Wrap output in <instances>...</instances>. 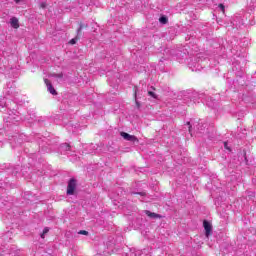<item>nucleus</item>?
<instances>
[{
  "instance_id": "1",
  "label": "nucleus",
  "mask_w": 256,
  "mask_h": 256,
  "mask_svg": "<svg viewBox=\"0 0 256 256\" xmlns=\"http://www.w3.org/2000/svg\"><path fill=\"white\" fill-rule=\"evenodd\" d=\"M76 189H77V181L75 179H71L68 182L67 195H75Z\"/></svg>"
},
{
  "instance_id": "2",
  "label": "nucleus",
  "mask_w": 256,
  "mask_h": 256,
  "mask_svg": "<svg viewBox=\"0 0 256 256\" xmlns=\"http://www.w3.org/2000/svg\"><path fill=\"white\" fill-rule=\"evenodd\" d=\"M120 135L121 137H123V139H125V141H131L132 143H139V139H137L133 135H130L127 132H121Z\"/></svg>"
},
{
  "instance_id": "3",
  "label": "nucleus",
  "mask_w": 256,
  "mask_h": 256,
  "mask_svg": "<svg viewBox=\"0 0 256 256\" xmlns=\"http://www.w3.org/2000/svg\"><path fill=\"white\" fill-rule=\"evenodd\" d=\"M203 227L205 229V236L209 237L211 233H213V225H211L209 221L204 220Z\"/></svg>"
},
{
  "instance_id": "4",
  "label": "nucleus",
  "mask_w": 256,
  "mask_h": 256,
  "mask_svg": "<svg viewBox=\"0 0 256 256\" xmlns=\"http://www.w3.org/2000/svg\"><path fill=\"white\" fill-rule=\"evenodd\" d=\"M44 82H45V85L47 86L49 93H51V95H57V90H55L53 85H51V82H49V80L47 79H45Z\"/></svg>"
},
{
  "instance_id": "5",
  "label": "nucleus",
  "mask_w": 256,
  "mask_h": 256,
  "mask_svg": "<svg viewBox=\"0 0 256 256\" xmlns=\"http://www.w3.org/2000/svg\"><path fill=\"white\" fill-rule=\"evenodd\" d=\"M10 25L13 29H19V19H17V17H12L10 19Z\"/></svg>"
},
{
  "instance_id": "6",
  "label": "nucleus",
  "mask_w": 256,
  "mask_h": 256,
  "mask_svg": "<svg viewBox=\"0 0 256 256\" xmlns=\"http://www.w3.org/2000/svg\"><path fill=\"white\" fill-rule=\"evenodd\" d=\"M159 21H160V23H161L162 25H167L168 19H167L166 16H161V17L159 18Z\"/></svg>"
},
{
  "instance_id": "7",
  "label": "nucleus",
  "mask_w": 256,
  "mask_h": 256,
  "mask_svg": "<svg viewBox=\"0 0 256 256\" xmlns=\"http://www.w3.org/2000/svg\"><path fill=\"white\" fill-rule=\"evenodd\" d=\"M87 28L86 24H80V27L77 30V34L80 35L81 31H83V29Z\"/></svg>"
},
{
  "instance_id": "8",
  "label": "nucleus",
  "mask_w": 256,
  "mask_h": 256,
  "mask_svg": "<svg viewBox=\"0 0 256 256\" xmlns=\"http://www.w3.org/2000/svg\"><path fill=\"white\" fill-rule=\"evenodd\" d=\"M47 233H49V228H44L43 233L41 234V238L45 239V235H47Z\"/></svg>"
},
{
  "instance_id": "9",
  "label": "nucleus",
  "mask_w": 256,
  "mask_h": 256,
  "mask_svg": "<svg viewBox=\"0 0 256 256\" xmlns=\"http://www.w3.org/2000/svg\"><path fill=\"white\" fill-rule=\"evenodd\" d=\"M146 215H148V217H159V215H157L155 213H151L149 211H146Z\"/></svg>"
},
{
  "instance_id": "10",
  "label": "nucleus",
  "mask_w": 256,
  "mask_h": 256,
  "mask_svg": "<svg viewBox=\"0 0 256 256\" xmlns=\"http://www.w3.org/2000/svg\"><path fill=\"white\" fill-rule=\"evenodd\" d=\"M148 95H149L150 97H153V99H157V95H155L154 92L149 91V92H148Z\"/></svg>"
},
{
  "instance_id": "11",
  "label": "nucleus",
  "mask_w": 256,
  "mask_h": 256,
  "mask_svg": "<svg viewBox=\"0 0 256 256\" xmlns=\"http://www.w3.org/2000/svg\"><path fill=\"white\" fill-rule=\"evenodd\" d=\"M189 133H193V130L191 129V123L187 122Z\"/></svg>"
},
{
  "instance_id": "12",
  "label": "nucleus",
  "mask_w": 256,
  "mask_h": 256,
  "mask_svg": "<svg viewBox=\"0 0 256 256\" xmlns=\"http://www.w3.org/2000/svg\"><path fill=\"white\" fill-rule=\"evenodd\" d=\"M79 234H80V235H88L89 232H87V231H85V230H81V231L79 232Z\"/></svg>"
},
{
  "instance_id": "13",
  "label": "nucleus",
  "mask_w": 256,
  "mask_h": 256,
  "mask_svg": "<svg viewBox=\"0 0 256 256\" xmlns=\"http://www.w3.org/2000/svg\"><path fill=\"white\" fill-rule=\"evenodd\" d=\"M40 7H41V9H45V7H47V3L42 2V3L40 4Z\"/></svg>"
},
{
  "instance_id": "14",
  "label": "nucleus",
  "mask_w": 256,
  "mask_h": 256,
  "mask_svg": "<svg viewBox=\"0 0 256 256\" xmlns=\"http://www.w3.org/2000/svg\"><path fill=\"white\" fill-rule=\"evenodd\" d=\"M219 7H220L222 13H225V6H223V4H219Z\"/></svg>"
},
{
  "instance_id": "15",
  "label": "nucleus",
  "mask_w": 256,
  "mask_h": 256,
  "mask_svg": "<svg viewBox=\"0 0 256 256\" xmlns=\"http://www.w3.org/2000/svg\"><path fill=\"white\" fill-rule=\"evenodd\" d=\"M75 43H77V39H71V40H70V44H71V45H75Z\"/></svg>"
},
{
  "instance_id": "16",
  "label": "nucleus",
  "mask_w": 256,
  "mask_h": 256,
  "mask_svg": "<svg viewBox=\"0 0 256 256\" xmlns=\"http://www.w3.org/2000/svg\"><path fill=\"white\" fill-rule=\"evenodd\" d=\"M224 147H225V149H228V151H231V149L227 146L226 142L224 143Z\"/></svg>"
},
{
  "instance_id": "17",
  "label": "nucleus",
  "mask_w": 256,
  "mask_h": 256,
  "mask_svg": "<svg viewBox=\"0 0 256 256\" xmlns=\"http://www.w3.org/2000/svg\"><path fill=\"white\" fill-rule=\"evenodd\" d=\"M15 1V3H19V1H21V0H14Z\"/></svg>"
},
{
  "instance_id": "18",
  "label": "nucleus",
  "mask_w": 256,
  "mask_h": 256,
  "mask_svg": "<svg viewBox=\"0 0 256 256\" xmlns=\"http://www.w3.org/2000/svg\"><path fill=\"white\" fill-rule=\"evenodd\" d=\"M135 95H137V91H135Z\"/></svg>"
}]
</instances>
